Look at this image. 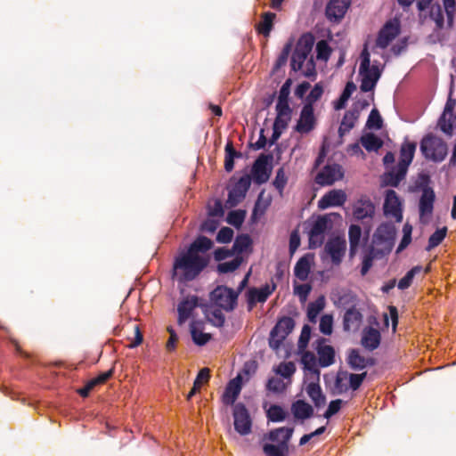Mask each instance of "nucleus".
I'll return each instance as SVG.
<instances>
[{
	"mask_svg": "<svg viewBox=\"0 0 456 456\" xmlns=\"http://www.w3.org/2000/svg\"><path fill=\"white\" fill-rule=\"evenodd\" d=\"M214 246L213 241L203 235L197 237L185 251L181 252L174 260L173 278L179 282L196 279L210 262L208 251Z\"/></svg>",
	"mask_w": 456,
	"mask_h": 456,
	"instance_id": "obj_1",
	"label": "nucleus"
},
{
	"mask_svg": "<svg viewBox=\"0 0 456 456\" xmlns=\"http://www.w3.org/2000/svg\"><path fill=\"white\" fill-rule=\"evenodd\" d=\"M314 41L315 38L312 33L303 34L299 37L291 56L290 66L294 71L302 69L303 64L306 61L304 75L307 77L315 75V63L313 57L307 60L312 52Z\"/></svg>",
	"mask_w": 456,
	"mask_h": 456,
	"instance_id": "obj_2",
	"label": "nucleus"
},
{
	"mask_svg": "<svg viewBox=\"0 0 456 456\" xmlns=\"http://www.w3.org/2000/svg\"><path fill=\"white\" fill-rule=\"evenodd\" d=\"M294 428L281 427L270 430L264 436V440L273 444H264L263 452L265 456H289V441L293 436Z\"/></svg>",
	"mask_w": 456,
	"mask_h": 456,
	"instance_id": "obj_3",
	"label": "nucleus"
},
{
	"mask_svg": "<svg viewBox=\"0 0 456 456\" xmlns=\"http://www.w3.org/2000/svg\"><path fill=\"white\" fill-rule=\"evenodd\" d=\"M420 151L425 159L442 162L448 154V146L442 138L428 134L420 142Z\"/></svg>",
	"mask_w": 456,
	"mask_h": 456,
	"instance_id": "obj_4",
	"label": "nucleus"
},
{
	"mask_svg": "<svg viewBox=\"0 0 456 456\" xmlns=\"http://www.w3.org/2000/svg\"><path fill=\"white\" fill-rule=\"evenodd\" d=\"M396 229L391 223H383L377 228L373 235V246L379 250L381 256L387 255L391 252Z\"/></svg>",
	"mask_w": 456,
	"mask_h": 456,
	"instance_id": "obj_5",
	"label": "nucleus"
},
{
	"mask_svg": "<svg viewBox=\"0 0 456 456\" xmlns=\"http://www.w3.org/2000/svg\"><path fill=\"white\" fill-rule=\"evenodd\" d=\"M273 159V156L272 153L260 154L251 167V181L255 183L261 185L265 183L272 174V161Z\"/></svg>",
	"mask_w": 456,
	"mask_h": 456,
	"instance_id": "obj_6",
	"label": "nucleus"
},
{
	"mask_svg": "<svg viewBox=\"0 0 456 456\" xmlns=\"http://www.w3.org/2000/svg\"><path fill=\"white\" fill-rule=\"evenodd\" d=\"M239 292L226 286H217L210 294V299L216 306L226 311H232L237 305Z\"/></svg>",
	"mask_w": 456,
	"mask_h": 456,
	"instance_id": "obj_7",
	"label": "nucleus"
},
{
	"mask_svg": "<svg viewBox=\"0 0 456 456\" xmlns=\"http://www.w3.org/2000/svg\"><path fill=\"white\" fill-rule=\"evenodd\" d=\"M294 327L295 322L291 317L281 318L271 330L269 346L273 349H278Z\"/></svg>",
	"mask_w": 456,
	"mask_h": 456,
	"instance_id": "obj_8",
	"label": "nucleus"
},
{
	"mask_svg": "<svg viewBox=\"0 0 456 456\" xmlns=\"http://www.w3.org/2000/svg\"><path fill=\"white\" fill-rule=\"evenodd\" d=\"M232 416L234 429L236 432L240 436H247L251 433L252 419L248 410L242 403L234 404Z\"/></svg>",
	"mask_w": 456,
	"mask_h": 456,
	"instance_id": "obj_9",
	"label": "nucleus"
},
{
	"mask_svg": "<svg viewBox=\"0 0 456 456\" xmlns=\"http://www.w3.org/2000/svg\"><path fill=\"white\" fill-rule=\"evenodd\" d=\"M453 81L451 84L450 93L445 103L444 112L438 119V126L444 134L451 136L452 135L453 125H452V115L456 107V99L452 98L453 94Z\"/></svg>",
	"mask_w": 456,
	"mask_h": 456,
	"instance_id": "obj_10",
	"label": "nucleus"
},
{
	"mask_svg": "<svg viewBox=\"0 0 456 456\" xmlns=\"http://www.w3.org/2000/svg\"><path fill=\"white\" fill-rule=\"evenodd\" d=\"M251 184V176L248 174L241 176L237 183L232 186V188L229 191L228 199L226 200V204L230 208L236 207L240 202H241L250 188Z\"/></svg>",
	"mask_w": 456,
	"mask_h": 456,
	"instance_id": "obj_11",
	"label": "nucleus"
},
{
	"mask_svg": "<svg viewBox=\"0 0 456 456\" xmlns=\"http://www.w3.org/2000/svg\"><path fill=\"white\" fill-rule=\"evenodd\" d=\"M384 215L393 217L398 223L403 220L402 203L397 193L394 190H387L383 205Z\"/></svg>",
	"mask_w": 456,
	"mask_h": 456,
	"instance_id": "obj_12",
	"label": "nucleus"
},
{
	"mask_svg": "<svg viewBox=\"0 0 456 456\" xmlns=\"http://www.w3.org/2000/svg\"><path fill=\"white\" fill-rule=\"evenodd\" d=\"M346 248V240L338 236L330 239L324 246V251L330 256L335 265H340Z\"/></svg>",
	"mask_w": 456,
	"mask_h": 456,
	"instance_id": "obj_13",
	"label": "nucleus"
},
{
	"mask_svg": "<svg viewBox=\"0 0 456 456\" xmlns=\"http://www.w3.org/2000/svg\"><path fill=\"white\" fill-rule=\"evenodd\" d=\"M316 118L314 113V106L311 104H304L295 131L300 134H308L314 129Z\"/></svg>",
	"mask_w": 456,
	"mask_h": 456,
	"instance_id": "obj_14",
	"label": "nucleus"
},
{
	"mask_svg": "<svg viewBox=\"0 0 456 456\" xmlns=\"http://www.w3.org/2000/svg\"><path fill=\"white\" fill-rule=\"evenodd\" d=\"M341 166L338 164L327 165L315 177V182L320 185H332L336 181L342 179Z\"/></svg>",
	"mask_w": 456,
	"mask_h": 456,
	"instance_id": "obj_15",
	"label": "nucleus"
},
{
	"mask_svg": "<svg viewBox=\"0 0 456 456\" xmlns=\"http://www.w3.org/2000/svg\"><path fill=\"white\" fill-rule=\"evenodd\" d=\"M359 74L362 77L360 89L361 91L367 93L375 88L381 76V71L377 65H372L369 66L367 69L363 71L359 68Z\"/></svg>",
	"mask_w": 456,
	"mask_h": 456,
	"instance_id": "obj_16",
	"label": "nucleus"
},
{
	"mask_svg": "<svg viewBox=\"0 0 456 456\" xmlns=\"http://www.w3.org/2000/svg\"><path fill=\"white\" fill-rule=\"evenodd\" d=\"M346 201V194L342 190H331L325 193L318 201L320 209H326L330 207H341Z\"/></svg>",
	"mask_w": 456,
	"mask_h": 456,
	"instance_id": "obj_17",
	"label": "nucleus"
},
{
	"mask_svg": "<svg viewBox=\"0 0 456 456\" xmlns=\"http://www.w3.org/2000/svg\"><path fill=\"white\" fill-rule=\"evenodd\" d=\"M199 305V297L197 296H188L184 297L177 306L179 325L183 324L191 316L192 311Z\"/></svg>",
	"mask_w": 456,
	"mask_h": 456,
	"instance_id": "obj_18",
	"label": "nucleus"
},
{
	"mask_svg": "<svg viewBox=\"0 0 456 456\" xmlns=\"http://www.w3.org/2000/svg\"><path fill=\"white\" fill-rule=\"evenodd\" d=\"M349 5V0H330L326 7V16L330 20L338 21L344 18Z\"/></svg>",
	"mask_w": 456,
	"mask_h": 456,
	"instance_id": "obj_19",
	"label": "nucleus"
},
{
	"mask_svg": "<svg viewBox=\"0 0 456 456\" xmlns=\"http://www.w3.org/2000/svg\"><path fill=\"white\" fill-rule=\"evenodd\" d=\"M325 338L317 340L316 351L319 355V365L322 368L329 367L335 362V350L331 346L323 345Z\"/></svg>",
	"mask_w": 456,
	"mask_h": 456,
	"instance_id": "obj_20",
	"label": "nucleus"
},
{
	"mask_svg": "<svg viewBox=\"0 0 456 456\" xmlns=\"http://www.w3.org/2000/svg\"><path fill=\"white\" fill-rule=\"evenodd\" d=\"M399 34V28L391 21L387 22L379 32L376 45L380 48H386Z\"/></svg>",
	"mask_w": 456,
	"mask_h": 456,
	"instance_id": "obj_21",
	"label": "nucleus"
},
{
	"mask_svg": "<svg viewBox=\"0 0 456 456\" xmlns=\"http://www.w3.org/2000/svg\"><path fill=\"white\" fill-rule=\"evenodd\" d=\"M241 391V377L238 375L233 379L230 380L227 384L225 390L222 396V401L226 405H233L236 404L235 401L237 400L240 393Z\"/></svg>",
	"mask_w": 456,
	"mask_h": 456,
	"instance_id": "obj_22",
	"label": "nucleus"
},
{
	"mask_svg": "<svg viewBox=\"0 0 456 456\" xmlns=\"http://www.w3.org/2000/svg\"><path fill=\"white\" fill-rule=\"evenodd\" d=\"M275 284L270 288L269 285H265L261 289L252 288L248 291V303L249 310L253 308L256 302L265 303L269 296L274 291Z\"/></svg>",
	"mask_w": 456,
	"mask_h": 456,
	"instance_id": "obj_23",
	"label": "nucleus"
},
{
	"mask_svg": "<svg viewBox=\"0 0 456 456\" xmlns=\"http://www.w3.org/2000/svg\"><path fill=\"white\" fill-rule=\"evenodd\" d=\"M380 332L372 327H367L362 330L361 344L370 351H373L379 346Z\"/></svg>",
	"mask_w": 456,
	"mask_h": 456,
	"instance_id": "obj_24",
	"label": "nucleus"
},
{
	"mask_svg": "<svg viewBox=\"0 0 456 456\" xmlns=\"http://www.w3.org/2000/svg\"><path fill=\"white\" fill-rule=\"evenodd\" d=\"M347 363L354 370H361L367 366L375 364V360L371 357L365 358L359 354L357 349H351L347 356Z\"/></svg>",
	"mask_w": 456,
	"mask_h": 456,
	"instance_id": "obj_25",
	"label": "nucleus"
},
{
	"mask_svg": "<svg viewBox=\"0 0 456 456\" xmlns=\"http://www.w3.org/2000/svg\"><path fill=\"white\" fill-rule=\"evenodd\" d=\"M435 199L436 195L432 188L428 186L423 188L419 205L420 216L432 214Z\"/></svg>",
	"mask_w": 456,
	"mask_h": 456,
	"instance_id": "obj_26",
	"label": "nucleus"
},
{
	"mask_svg": "<svg viewBox=\"0 0 456 456\" xmlns=\"http://www.w3.org/2000/svg\"><path fill=\"white\" fill-rule=\"evenodd\" d=\"M375 213V206L370 200H360L354 206V216L358 220L372 218Z\"/></svg>",
	"mask_w": 456,
	"mask_h": 456,
	"instance_id": "obj_27",
	"label": "nucleus"
},
{
	"mask_svg": "<svg viewBox=\"0 0 456 456\" xmlns=\"http://www.w3.org/2000/svg\"><path fill=\"white\" fill-rule=\"evenodd\" d=\"M291 412L296 419L305 420L314 416V408L304 400H297L291 404Z\"/></svg>",
	"mask_w": 456,
	"mask_h": 456,
	"instance_id": "obj_28",
	"label": "nucleus"
},
{
	"mask_svg": "<svg viewBox=\"0 0 456 456\" xmlns=\"http://www.w3.org/2000/svg\"><path fill=\"white\" fill-rule=\"evenodd\" d=\"M313 258L314 255L306 254L298 259L294 267V274L298 280L302 281L307 280L311 272V261Z\"/></svg>",
	"mask_w": 456,
	"mask_h": 456,
	"instance_id": "obj_29",
	"label": "nucleus"
},
{
	"mask_svg": "<svg viewBox=\"0 0 456 456\" xmlns=\"http://www.w3.org/2000/svg\"><path fill=\"white\" fill-rule=\"evenodd\" d=\"M203 323L201 322L193 321L190 325V331L192 341L197 346H204L212 338L211 334L202 332Z\"/></svg>",
	"mask_w": 456,
	"mask_h": 456,
	"instance_id": "obj_30",
	"label": "nucleus"
},
{
	"mask_svg": "<svg viewBox=\"0 0 456 456\" xmlns=\"http://www.w3.org/2000/svg\"><path fill=\"white\" fill-rule=\"evenodd\" d=\"M318 381L319 380H317L316 382L309 383L305 387V391L308 396L311 398L312 402L314 403V406L316 408H321L324 406L326 403V396L322 393V390Z\"/></svg>",
	"mask_w": 456,
	"mask_h": 456,
	"instance_id": "obj_31",
	"label": "nucleus"
},
{
	"mask_svg": "<svg viewBox=\"0 0 456 456\" xmlns=\"http://www.w3.org/2000/svg\"><path fill=\"white\" fill-rule=\"evenodd\" d=\"M362 315L354 307L349 308L344 314L343 328L346 331L356 330L362 322Z\"/></svg>",
	"mask_w": 456,
	"mask_h": 456,
	"instance_id": "obj_32",
	"label": "nucleus"
},
{
	"mask_svg": "<svg viewBox=\"0 0 456 456\" xmlns=\"http://www.w3.org/2000/svg\"><path fill=\"white\" fill-rule=\"evenodd\" d=\"M416 147L415 142H407L403 143L400 149V159L397 165L408 170V167L413 159Z\"/></svg>",
	"mask_w": 456,
	"mask_h": 456,
	"instance_id": "obj_33",
	"label": "nucleus"
},
{
	"mask_svg": "<svg viewBox=\"0 0 456 456\" xmlns=\"http://www.w3.org/2000/svg\"><path fill=\"white\" fill-rule=\"evenodd\" d=\"M407 169L396 165L391 171L386 173L383 176L385 185L397 187L402 180L404 179Z\"/></svg>",
	"mask_w": 456,
	"mask_h": 456,
	"instance_id": "obj_34",
	"label": "nucleus"
},
{
	"mask_svg": "<svg viewBox=\"0 0 456 456\" xmlns=\"http://www.w3.org/2000/svg\"><path fill=\"white\" fill-rule=\"evenodd\" d=\"M359 116L360 111L355 108L347 110L345 113L338 128V134L340 137L344 136L345 134L348 133L354 126V123L358 119Z\"/></svg>",
	"mask_w": 456,
	"mask_h": 456,
	"instance_id": "obj_35",
	"label": "nucleus"
},
{
	"mask_svg": "<svg viewBox=\"0 0 456 456\" xmlns=\"http://www.w3.org/2000/svg\"><path fill=\"white\" fill-rule=\"evenodd\" d=\"M275 18L276 14L274 12H266L262 13L261 20L256 26L257 33L268 37L273 30Z\"/></svg>",
	"mask_w": 456,
	"mask_h": 456,
	"instance_id": "obj_36",
	"label": "nucleus"
},
{
	"mask_svg": "<svg viewBox=\"0 0 456 456\" xmlns=\"http://www.w3.org/2000/svg\"><path fill=\"white\" fill-rule=\"evenodd\" d=\"M362 237V229L358 224H351L348 230L349 256L354 257L358 250Z\"/></svg>",
	"mask_w": 456,
	"mask_h": 456,
	"instance_id": "obj_37",
	"label": "nucleus"
},
{
	"mask_svg": "<svg viewBox=\"0 0 456 456\" xmlns=\"http://www.w3.org/2000/svg\"><path fill=\"white\" fill-rule=\"evenodd\" d=\"M325 307V297L324 296H320L314 302H310L307 306V318L309 322H315L316 318L319 314Z\"/></svg>",
	"mask_w": 456,
	"mask_h": 456,
	"instance_id": "obj_38",
	"label": "nucleus"
},
{
	"mask_svg": "<svg viewBox=\"0 0 456 456\" xmlns=\"http://www.w3.org/2000/svg\"><path fill=\"white\" fill-rule=\"evenodd\" d=\"M224 151V169L226 172H232L234 168V159L241 157V153L234 149L232 142L226 143Z\"/></svg>",
	"mask_w": 456,
	"mask_h": 456,
	"instance_id": "obj_39",
	"label": "nucleus"
},
{
	"mask_svg": "<svg viewBox=\"0 0 456 456\" xmlns=\"http://www.w3.org/2000/svg\"><path fill=\"white\" fill-rule=\"evenodd\" d=\"M360 141L367 151H377L383 145L382 140L371 133L362 135Z\"/></svg>",
	"mask_w": 456,
	"mask_h": 456,
	"instance_id": "obj_40",
	"label": "nucleus"
},
{
	"mask_svg": "<svg viewBox=\"0 0 456 456\" xmlns=\"http://www.w3.org/2000/svg\"><path fill=\"white\" fill-rule=\"evenodd\" d=\"M301 362L304 369L309 370L316 376V380L320 379V370L316 367V357L313 352L305 351L302 354Z\"/></svg>",
	"mask_w": 456,
	"mask_h": 456,
	"instance_id": "obj_41",
	"label": "nucleus"
},
{
	"mask_svg": "<svg viewBox=\"0 0 456 456\" xmlns=\"http://www.w3.org/2000/svg\"><path fill=\"white\" fill-rule=\"evenodd\" d=\"M210 379V370L208 368H203L201 369L194 382H193V387L191 388V390L189 392V394L187 395V400H191V398L200 389L201 386L204 384V383H207Z\"/></svg>",
	"mask_w": 456,
	"mask_h": 456,
	"instance_id": "obj_42",
	"label": "nucleus"
},
{
	"mask_svg": "<svg viewBox=\"0 0 456 456\" xmlns=\"http://www.w3.org/2000/svg\"><path fill=\"white\" fill-rule=\"evenodd\" d=\"M379 256H382L379 253V250L374 246H370L368 252L364 255L362 259L361 268V274L362 276L365 275L370 271V269L372 266L373 260Z\"/></svg>",
	"mask_w": 456,
	"mask_h": 456,
	"instance_id": "obj_43",
	"label": "nucleus"
},
{
	"mask_svg": "<svg viewBox=\"0 0 456 456\" xmlns=\"http://www.w3.org/2000/svg\"><path fill=\"white\" fill-rule=\"evenodd\" d=\"M252 245V240L248 234H240L236 237L233 245L232 251L234 254H241L246 251Z\"/></svg>",
	"mask_w": 456,
	"mask_h": 456,
	"instance_id": "obj_44",
	"label": "nucleus"
},
{
	"mask_svg": "<svg viewBox=\"0 0 456 456\" xmlns=\"http://www.w3.org/2000/svg\"><path fill=\"white\" fill-rule=\"evenodd\" d=\"M428 17L436 23V30H441L444 26V18L442 7L439 4H434L430 6Z\"/></svg>",
	"mask_w": 456,
	"mask_h": 456,
	"instance_id": "obj_45",
	"label": "nucleus"
},
{
	"mask_svg": "<svg viewBox=\"0 0 456 456\" xmlns=\"http://www.w3.org/2000/svg\"><path fill=\"white\" fill-rule=\"evenodd\" d=\"M287 415L284 409L277 404L271 405L266 411V417L272 422H281L286 419Z\"/></svg>",
	"mask_w": 456,
	"mask_h": 456,
	"instance_id": "obj_46",
	"label": "nucleus"
},
{
	"mask_svg": "<svg viewBox=\"0 0 456 456\" xmlns=\"http://www.w3.org/2000/svg\"><path fill=\"white\" fill-rule=\"evenodd\" d=\"M447 234V227L437 229L428 239V246L426 247L427 251H430L434 248L439 246L444 240Z\"/></svg>",
	"mask_w": 456,
	"mask_h": 456,
	"instance_id": "obj_47",
	"label": "nucleus"
},
{
	"mask_svg": "<svg viewBox=\"0 0 456 456\" xmlns=\"http://www.w3.org/2000/svg\"><path fill=\"white\" fill-rule=\"evenodd\" d=\"M330 222V219L327 216H319L314 223L312 225V228L310 230V232L312 233V236H319L323 237V234L328 227V223Z\"/></svg>",
	"mask_w": 456,
	"mask_h": 456,
	"instance_id": "obj_48",
	"label": "nucleus"
},
{
	"mask_svg": "<svg viewBox=\"0 0 456 456\" xmlns=\"http://www.w3.org/2000/svg\"><path fill=\"white\" fill-rule=\"evenodd\" d=\"M243 261L242 256H236L232 261L220 263L217 265V271L220 273H228L237 270Z\"/></svg>",
	"mask_w": 456,
	"mask_h": 456,
	"instance_id": "obj_49",
	"label": "nucleus"
},
{
	"mask_svg": "<svg viewBox=\"0 0 456 456\" xmlns=\"http://www.w3.org/2000/svg\"><path fill=\"white\" fill-rule=\"evenodd\" d=\"M421 270L422 267L420 265H416L408 271L406 274L399 281L397 285L398 289L402 290L408 289L411 285L414 276L419 273Z\"/></svg>",
	"mask_w": 456,
	"mask_h": 456,
	"instance_id": "obj_50",
	"label": "nucleus"
},
{
	"mask_svg": "<svg viewBox=\"0 0 456 456\" xmlns=\"http://www.w3.org/2000/svg\"><path fill=\"white\" fill-rule=\"evenodd\" d=\"M348 372L346 370H339L337 373L335 382H334V392L333 394L341 395L346 393L348 390V387L345 383V380L347 379Z\"/></svg>",
	"mask_w": 456,
	"mask_h": 456,
	"instance_id": "obj_51",
	"label": "nucleus"
},
{
	"mask_svg": "<svg viewBox=\"0 0 456 456\" xmlns=\"http://www.w3.org/2000/svg\"><path fill=\"white\" fill-rule=\"evenodd\" d=\"M246 217V211L238 209V210H232L229 212L227 216V222L234 226L235 228H240Z\"/></svg>",
	"mask_w": 456,
	"mask_h": 456,
	"instance_id": "obj_52",
	"label": "nucleus"
},
{
	"mask_svg": "<svg viewBox=\"0 0 456 456\" xmlns=\"http://www.w3.org/2000/svg\"><path fill=\"white\" fill-rule=\"evenodd\" d=\"M287 183L288 177L286 176L284 167H281L276 171V175L274 180L273 181V184L275 187V189L279 191V193L281 195Z\"/></svg>",
	"mask_w": 456,
	"mask_h": 456,
	"instance_id": "obj_53",
	"label": "nucleus"
},
{
	"mask_svg": "<svg viewBox=\"0 0 456 456\" xmlns=\"http://www.w3.org/2000/svg\"><path fill=\"white\" fill-rule=\"evenodd\" d=\"M207 318L210 323L218 328L223 327L225 322V316L223 314L221 308L214 309L211 311L208 314Z\"/></svg>",
	"mask_w": 456,
	"mask_h": 456,
	"instance_id": "obj_54",
	"label": "nucleus"
},
{
	"mask_svg": "<svg viewBox=\"0 0 456 456\" xmlns=\"http://www.w3.org/2000/svg\"><path fill=\"white\" fill-rule=\"evenodd\" d=\"M383 125L382 118L377 109H373L367 119L366 126L370 129L375 128V129H380Z\"/></svg>",
	"mask_w": 456,
	"mask_h": 456,
	"instance_id": "obj_55",
	"label": "nucleus"
},
{
	"mask_svg": "<svg viewBox=\"0 0 456 456\" xmlns=\"http://www.w3.org/2000/svg\"><path fill=\"white\" fill-rule=\"evenodd\" d=\"M444 11L447 17V24L449 28L453 25L454 15L456 13V1L455 0H443Z\"/></svg>",
	"mask_w": 456,
	"mask_h": 456,
	"instance_id": "obj_56",
	"label": "nucleus"
},
{
	"mask_svg": "<svg viewBox=\"0 0 456 456\" xmlns=\"http://www.w3.org/2000/svg\"><path fill=\"white\" fill-rule=\"evenodd\" d=\"M292 49V41H289L284 46L282 51L281 52L278 59L276 60L274 69L278 70L282 66H284L287 63L289 55Z\"/></svg>",
	"mask_w": 456,
	"mask_h": 456,
	"instance_id": "obj_57",
	"label": "nucleus"
},
{
	"mask_svg": "<svg viewBox=\"0 0 456 456\" xmlns=\"http://www.w3.org/2000/svg\"><path fill=\"white\" fill-rule=\"evenodd\" d=\"M317 59L327 61L331 53V49L325 40H320L316 45Z\"/></svg>",
	"mask_w": 456,
	"mask_h": 456,
	"instance_id": "obj_58",
	"label": "nucleus"
},
{
	"mask_svg": "<svg viewBox=\"0 0 456 456\" xmlns=\"http://www.w3.org/2000/svg\"><path fill=\"white\" fill-rule=\"evenodd\" d=\"M366 377L367 372L360 374L348 373L347 379L349 380V387L354 391L359 389Z\"/></svg>",
	"mask_w": 456,
	"mask_h": 456,
	"instance_id": "obj_59",
	"label": "nucleus"
},
{
	"mask_svg": "<svg viewBox=\"0 0 456 456\" xmlns=\"http://www.w3.org/2000/svg\"><path fill=\"white\" fill-rule=\"evenodd\" d=\"M333 328V318L331 315L325 314L320 320L319 329L324 335H330Z\"/></svg>",
	"mask_w": 456,
	"mask_h": 456,
	"instance_id": "obj_60",
	"label": "nucleus"
},
{
	"mask_svg": "<svg viewBox=\"0 0 456 456\" xmlns=\"http://www.w3.org/2000/svg\"><path fill=\"white\" fill-rule=\"evenodd\" d=\"M311 336V328L309 325L305 324L302 328L301 334L298 339L297 346L299 350H305L307 347Z\"/></svg>",
	"mask_w": 456,
	"mask_h": 456,
	"instance_id": "obj_61",
	"label": "nucleus"
},
{
	"mask_svg": "<svg viewBox=\"0 0 456 456\" xmlns=\"http://www.w3.org/2000/svg\"><path fill=\"white\" fill-rule=\"evenodd\" d=\"M296 371L295 364L292 362H282L279 365L276 372L283 378H290Z\"/></svg>",
	"mask_w": 456,
	"mask_h": 456,
	"instance_id": "obj_62",
	"label": "nucleus"
},
{
	"mask_svg": "<svg viewBox=\"0 0 456 456\" xmlns=\"http://www.w3.org/2000/svg\"><path fill=\"white\" fill-rule=\"evenodd\" d=\"M266 388L274 393H281L285 389V385L281 379L273 377L268 379Z\"/></svg>",
	"mask_w": 456,
	"mask_h": 456,
	"instance_id": "obj_63",
	"label": "nucleus"
},
{
	"mask_svg": "<svg viewBox=\"0 0 456 456\" xmlns=\"http://www.w3.org/2000/svg\"><path fill=\"white\" fill-rule=\"evenodd\" d=\"M233 231L230 227H223L216 235V241L219 243H229L233 237Z\"/></svg>",
	"mask_w": 456,
	"mask_h": 456,
	"instance_id": "obj_64",
	"label": "nucleus"
}]
</instances>
